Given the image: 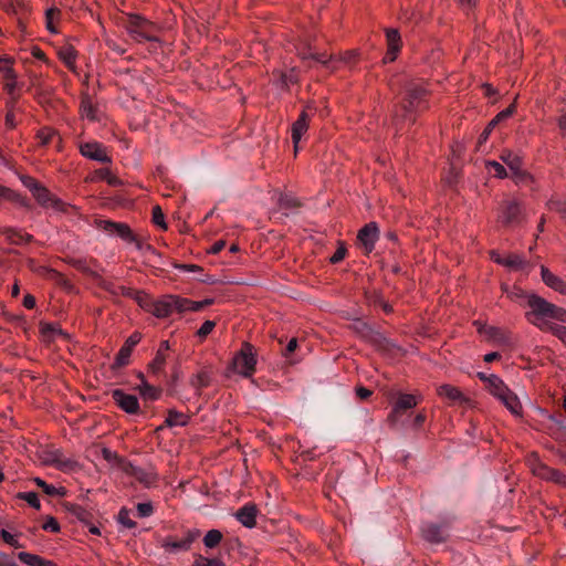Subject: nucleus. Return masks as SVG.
<instances>
[{
	"label": "nucleus",
	"mask_w": 566,
	"mask_h": 566,
	"mask_svg": "<svg viewBox=\"0 0 566 566\" xmlns=\"http://www.w3.org/2000/svg\"><path fill=\"white\" fill-rule=\"evenodd\" d=\"M543 282L549 286L551 289L559 292L560 294H566V283L555 274H553L548 269L542 266L541 270Z\"/></svg>",
	"instance_id": "30"
},
{
	"label": "nucleus",
	"mask_w": 566,
	"mask_h": 566,
	"mask_svg": "<svg viewBox=\"0 0 566 566\" xmlns=\"http://www.w3.org/2000/svg\"><path fill=\"white\" fill-rule=\"evenodd\" d=\"M492 259L495 263L504 265V266L513 269V270H523L527 264L526 261L517 254H510L507 256H501L500 254H495L493 252Z\"/></svg>",
	"instance_id": "27"
},
{
	"label": "nucleus",
	"mask_w": 566,
	"mask_h": 566,
	"mask_svg": "<svg viewBox=\"0 0 566 566\" xmlns=\"http://www.w3.org/2000/svg\"><path fill=\"white\" fill-rule=\"evenodd\" d=\"M97 226L101 230L109 234H116L126 242H133L136 240V235L126 223L99 220Z\"/></svg>",
	"instance_id": "13"
},
{
	"label": "nucleus",
	"mask_w": 566,
	"mask_h": 566,
	"mask_svg": "<svg viewBox=\"0 0 566 566\" xmlns=\"http://www.w3.org/2000/svg\"><path fill=\"white\" fill-rule=\"evenodd\" d=\"M386 40H387V53L384 57L385 63L394 62L397 57L398 52L401 48V38L397 29H387L386 30Z\"/></svg>",
	"instance_id": "21"
},
{
	"label": "nucleus",
	"mask_w": 566,
	"mask_h": 566,
	"mask_svg": "<svg viewBox=\"0 0 566 566\" xmlns=\"http://www.w3.org/2000/svg\"><path fill=\"white\" fill-rule=\"evenodd\" d=\"M256 363L255 356H232L226 367L224 375L229 378L233 375L251 377L255 371Z\"/></svg>",
	"instance_id": "6"
},
{
	"label": "nucleus",
	"mask_w": 566,
	"mask_h": 566,
	"mask_svg": "<svg viewBox=\"0 0 566 566\" xmlns=\"http://www.w3.org/2000/svg\"><path fill=\"white\" fill-rule=\"evenodd\" d=\"M0 72L2 73L3 78L6 81L4 90L12 97V101L14 102L17 99L15 90L18 87V82H17V74H15L14 70L12 69L11 61L9 59L0 60Z\"/></svg>",
	"instance_id": "16"
},
{
	"label": "nucleus",
	"mask_w": 566,
	"mask_h": 566,
	"mask_svg": "<svg viewBox=\"0 0 566 566\" xmlns=\"http://www.w3.org/2000/svg\"><path fill=\"white\" fill-rule=\"evenodd\" d=\"M44 461L62 471H71L75 467V462L71 459L64 458L60 450L49 451L45 454Z\"/></svg>",
	"instance_id": "23"
},
{
	"label": "nucleus",
	"mask_w": 566,
	"mask_h": 566,
	"mask_svg": "<svg viewBox=\"0 0 566 566\" xmlns=\"http://www.w3.org/2000/svg\"><path fill=\"white\" fill-rule=\"evenodd\" d=\"M80 153L82 156L103 164L111 163V158L105 151V147L98 142H86L80 144Z\"/></svg>",
	"instance_id": "14"
},
{
	"label": "nucleus",
	"mask_w": 566,
	"mask_h": 566,
	"mask_svg": "<svg viewBox=\"0 0 566 566\" xmlns=\"http://www.w3.org/2000/svg\"><path fill=\"white\" fill-rule=\"evenodd\" d=\"M497 398L505 405V407L512 413H515V415L518 413V410L521 408L518 398L509 388H506L505 391Z\"/></svg>",
	"instance_id": "33"
},
{
	"label": "nucleus",
	"mask_w": 566,
	"mask_h": 566,
	"mask_svg": "<svg viewBox=\"0 0 566 566\" xmlns=\"http://www.w3.org/2000/svg\"><path fill=\"white\" fill-rule=\"evenodd\" d=\"M102 454L106 461H108V462L116 461L117 464L120 465L122 468L125 467V463H127L124 459L119 458L115 452L111 451L107 448H104L102 450Z\"/></svg>",
	"instance_id": "57"
},
{
	"label": "nucleus",
	"mask_w": 566,
	"mask_h": 566,
	"mask_svg": "<svg viewBox=\"0 0 566 566\" xmlns=\"http://www.w3.org/2000/svg\"><path fill=\"white\" fill-rule=\"evenodd\" d=\"M165 364V356H155L151 363H149V369L154 375L159 376L163 374V368Z\"/></svg>",
	"instance_id": "50"
},
{
	"label": "nucleus",
	"mask_w": 566,
	"mask_h": 566,
	"mask_svg": "<svg viewBox=\"0 0 566 566\" xmlns=\"http://www.w3.org/2000/svg\"><path fill=\"white\" fill-rule=\"evenodd\" d=\"M34 482L36 483V485L39 488L42 489V491L50 495V496H61V495H64L65 491L64 489H57L55 488L54 485L52 484H48L45 481H43L42 479L40 478H35L34 479Z\"/></svg>",
	"instance_id": "43"
},
{
	"label": "nucleus",
	"mask_w": 566,
	"mask_h": 566,
	"mask_svg": "<svg viewBox=\"0 0 566 566\" xmlns=\"http://www.w3.org/2000/svg\"><path fill=\"white\" fill-rule=\"evenodd\" d=\"M36 137L40 140V144L42 146H48L50 144H53L56 142V146H60L61 144V137L57 135V133L49 127H44L41 130H39Z\"/></svg>",
	"instance_id": "34"
},
{
	"label": "nucleus",
	"mask_w": 566,
	"mask_h": 566,
	"mask_svg": "<svg viewBox=\"0 0 566 566\" xmlns=\"http://www.w3.org/2000/svg\"><path fill=\"white\" fill-rule=\"evenodd\" d=\"M123 470L125 471V473L135 478L139 483H142L146 488H151L157 481L156 474H154L153 472H148L142 468L135 467L130 462L125 463Z\"/></svg>",
	"instance_id": "20"
},
{
	"label": "nucleus",
	"mask_w": 566,
	"mask_h": 566,
	"mask_svg": "<svg viewBox=\"0 0 566 566\" xmlns=\"http://www.w3.org/2000/svg\"><path fill=\"white\" fill-rule=\"evenodd\" d=\"M153 222L156 226H159L163 229L167 228V224L165 222L163 210L159 206L153 207Z\"/></svg>",
	"instance_id": "56"
},
{
	"label": "nucleus",
	"mask_w": 566,
	"mask_h": 566,
	"mask_svg": "<svg viewBox=\"0 0 566 566\" xmlns=\"http://www.w3.org/2000/svg\"><path fill=\"white\" fill-rule=\"evenodd\" d=\"M135 301L138 303V305L143 310H145L154 315L157 300H154L149 295L139 292L138 294H136Z\"/></svg>",
	"instance_id": "40"
},
{
	"label": "nucleus",
	"mask_w": 566,
	"mask_h": 566,
	"mask_svg": "<svg viewBox=\"0 0 566 566\" xmlns=\"http://www.w3.org/2000/svg\"><path fill=\"white\" fill-rule=\"evenodd\" d=\"M191 384L198 389L208 387L210 384V376L207 371H200L195 376Z\"/></svg>",
	"instance_id": "49"
},
{
	"label": "nucleus",
	"mask_w": 566,
	"mask_h": 566,
	"mask_svg": "<svg viewBox=\"0 0 566 566\" xmlns=\"http://www.w3.org/2000/svg\"><path fill=\"white\" fill-rule=\"evenodd\" d=\"M19 497L28 502L32 507L40 510L41 504L38 494L34 492L20 493Z\"/></svg>",
	"instance_id": "53"
},
{
	"label": "nucleus",
	"mask_w": 566,
	"mask_h": 566,
	"mask_svg": "<svg viewBox=\"0 0 566 566\" xmlns=\"http://www.w3.org/2000/svg\"><path fill=\"white\" fill-rule=\"evenodd\" d=\"M258 509L254 504H245L235 513L237 520L245 527H253L255 525Z\"/></svg>",
	"instance_id": "25"
},
{
	"label": "nucleus",
	"mask_w": 566,
	"mask_h": 566,
	"mask_svg": "<svg viewBox=\"0 0 566 566\" xmlns=\"http://www.w3.org/2000/svg\"><path fill=\"white\" fill-rule=\"evenodd\" d=\"M188 303L189 304L187 305V311L199 312L202 308H205L206 306L211 305L213 303V300L212 298H206V300L200 301V302H195V301L188 300Z\"/></svg>",
	"instance_id": "54"
},
{
	"label": "nucleus",
	"mask_w": 566,
	"mask_h": 566,
	"mask_svg": "<svg viewBox=\"0 0 566 566\" xmlns=\"http://www.w3.org/2000/svg\"><path fill=\"white\" fill-rule=\"evenodd\" d=\"M140 395L147 399L156 400L160 395V390L153 385L143 382L139 387Z\"/></svg>",
	"instance_id": "46"
},
{
	"label": "nucleus",
	"mask_w": 566,
	"mask_h": 566,
	"mask_svg": "<svg viewBox=\"0 0 566 566\" xmlns=\"http://www.w3.org/2000/svg\"><path fill=\"white\" fill-rule=\"evenodd\" d=\"M438 395L444 399H448L451 403L463 405L468 402V399L463 394L451 385H441L438 388Z\"/></svg>",
	"instance_id": "29"
},
{
	"label": "nucleus",
	"mask_w": 566,
	"mask_h": 566,
	"mask_svg": "<svg viewBox=\"0 0 566 566\" xmlns=\"http://www.w3.org/2000/svg\"><path fill=\"white\" fill-rule=\"evenodd\" d=\"M60 15V10L56 9V8H51L46 11V25H48V29L51 31V32H56V29L54 28L53 25V20Z\"/></svg>",
	"instance_id": "61"
},
{
	"label": "nucleus",
	"mask_w": 566,
	"mask_h": 566,
	"mask_svg": "<svg viewBox=\"0 0 566 566\" xmlns=\"http://www.w3.org/2000/svg\"><path fill=\"white\" fill-rule=\"evenodd\" d=\"M187 423H188V417L185 413L179 412L175 409H170L168 411V415H167L164 426L169 427V428L176 427V426L184 427Z\"/></svg>",
	"instance_id": "36"
},
{
	"label": "nucleus",
	"mask_w": 566,
	"mask_h": 566,
	"mask_svg": "<svg viewBox=\"0 0 566 566\" xmlns=\"http://www.w3.org/2000/svg\"><path fill=\"white\" fill-rule=\"evenodd\" d=\"M80 109H81L82 116L86 117L91 122L99 120V118L97 116V108L92 104L88 96H85L82 98Z\"/></svg>",
	"instance_id": "37"
},
{
	"label": "nucleus",
	"mask_w": 566,
	"mask_h": 566,
	"mask_svg": "<svg viewBox=\"0 0 566 566\" xmlns=\"http://www.w3.org/2000/svg\"><path fill=\"white\" fill-rule=\"evenodd\" d=\"M547 208L549 210L558 212L562 216V218L566 220V200L553 197L548 200Z\"/></svg>",
	"instance_id": "44"
},
{
	"label": "nucleus",
	"mask_w": 566,
	"mask_h": 566,
	"mask_svg": "<svg viewBox=\"0 0 566 566\" xmlns=\"http://www.w3.org/2000/svg\"><path fill=\"white\" fill-rule=\"evenodd\" d=\"M73 268L81 271L82 273L91 276L95 280L97 285L109 292V293H116L113 289V283L109 281L104 280L97 272L96 266L97 262L95 260H86V259H75L72 261Z\"/></svg>",
	"instance_id": "7"
},
{
	"label": "nucleus",
	"mask_w": 566,
	"mask_h": 566,
	"mask_svg": "<svg viewBox=\"0 0 566 566\" xmlns=\"http://www.w3.org/2000/svg\"><path fill=\"white\" fill-rule=\"evenodd\" d=\"M136 510L137 516L142 518L149 517L154 514V507L150 502L138 503Z\"/></svg>",
	"instance_id": "52"
},
{
	"label": "nucleus",
	"mask_w": 566,
	"mask_h": 566,
	"mask_svg": "<svg viewBox=\"0 0 566 566\" xmlns=\"http://www.w3.org/2000/svg\"><path fill=\"white\" fill-rule=\"evenodd\" d=\"M428 91L419 81H410L403 87V97L400 103V111L403 116L409 117L413 113L423 111L427 104Z\"/></svg>",
	"instance_id": "2"
},
{
	"label": "nucleus",
	"mask_w": 566,
	"mask_h": 566,
	"mask_svg": "<svg viewBox=\"0 0 566 566\" xmlns=\"http://www.w3.org/2000/svg\"><path fill=\"white\" fill-rule=\"evenodd\" d=\"M20 180L23 184V186L31 191V193H34L38 190V188L41 186V184H39L31 176L22 175V176H20Z\"/></svg>",
	"instance_id": "55"
},
{
	"label": "nucleus",
	"mask_w": 566,
	"mask_h": 566,
	"mask_svg": "<svg viewBox=\"0 0 566 566\" xmlns=\"http://www.w3.org/2000/svg\"><path fill=\"white\" fill-rule=\"evenodd\" d=\"M40 332L42 335L43 340L45 342H53L55 339H62L64 342H67L69 335L64 333L57 324L54 323H40Z\"/></svg>",
	"instance_id": "24"
},
{
	"label": "nucleus",
	"mask_w": 566,
	"mask_h": 566,
	"mask_svg": "<svg viewBox=\"0 0 566 566\" xmlns=\"http://www.w3.org/2000/svg\"><path fill=\"white\" fill-rule=\"evenodd\" d=\"M130 510L127 507H122L117 515V521L126 528H135L137 526L136 522L130 518Z\"/></svg>",
	"instance_id": "45"
},
{
	"label": "nucleus",
	"mask_w": 566,
	"mask_h": 566,
	"mask_svg": "<svg viewBox=\"0 0 566 566\" xmlns=\"http://www.w3.org/2000/svg\"><path fill=\"white\" fill-rule=\"evenodd\" d=\"M18 558L25 565L29 566H56L55 563L49 559H44L39 555H34L27 552H20Z\"/></svg>",
	"instance_id": "32"
},
{
	"label": "nucleus",
	"mask_w": 566,
	"mask_h": 566,
	"mask_svg": "<svg viewBox=\"0 0 566 566\" xmlns=\"http://www.w3.org/2000/svg\"><path fill=\"white\" fill-rule=\"evenodd\" d=\"M421 534L423 539L431 544H441L448 538V527L446 523L438 524L433 522H424L421 525Z\"/></svg>",
	"instance_id": "11"
},
{
	"label": "nucleus",
	"mask_w": 566,
	"mask_h": 566,
	"mask_svg": "<svg viewBox=\"0 0 566 566\" xmlns=\"http://www.w3.org/2000/svg\"><path fill=\"white\" fill-rule=\"evenodd\" d=\"M112 398L123 411L130 415L139 413V401L135 395L126 394L122 389H114L112 391Z\"/></svg>",
	"instance_id": "12"
},
{
	"label": "nucleus",
	"mask_w": 566,
	"mask_h": 566,
	"mask_svg": "<svg viewBox=\"0 0 566 566\" xmlns=\"http://www.w3.org/2000/svg\"><path fill=\"white\" fill-rule=\"evenodd\" d=\"M308 120H310L308 114L305 111H303L300 114L298 118L292 125V140L295 145V149L297 148V144L300 143L303 134L308 128Z\"/></svg>",
	"instance_id": "28"
},
{
	"label": "nucleus",
	"mask_w": 566,
	"mask_h": 566,
	"mask_svg": "<svg viewBox=\"0 0 566 566\" xmlns=\"http://www.w3.org/2000/svg\"><path fill=\"white\" fill-rule=\"evenodd\" d=\"M486 388L492 395L499 397L505 391L507 387L497 376L490 375V378H488Z\"/></svg>",
	"instance_id": "38"
},
{
	"label": "nucleus",
	"mask_w": 566,
	"mask_h": 566,
	"mask_svg": "<svg viewBox=\"0 0 566 566\" xmlns=\"http://www.w3.org/2000/svg\"><path fill=\"white\" fill-rule=\"evenodd\" d=\"M531 468L533 473L541 479L553 481L558 484H566V475L559 470L549 468L537 460L532 464Z\"/></svg>",
	"instance_id": "15"
},
{
	"label": "nucleus",
	"mask_w": 566,
	"mask_h": 566,
	"mask_svg": "<svg viewBox=\"0 0 566 566\" xmlns=\"http://www.w3.org/2000/svg\"><path fill=\"white\" fill-rule=\"evenodd\" d=\"M515 111V106L514 104H511L507 108L503 109L502 112H500L490 123L489 125L485 127V129L482 132V134L480 135L479 137V143L482 144L484 143L491 132L493 130V128H495V126L502 122V120H505L507 119L510 116H512V114L514 113Z\"/></svg>",
	"instance_id": "26"
},
{
	"label": "nucleus",
	"mask_w": 566,
	"mask_h": 566,
	"mask_svg": "<svg viewBox=\"0 0 566 566\" xmlns=\"http://www.w3.org/2000/svg\"><path fill=\"white\" fill-rule=\"evenodd\" d=\"M188 298L177 295H164L156 301L154 315L158 318H166L174 312L182 314L187 312Z\"/></svg>",
	"instance_id": "4"
},
{
	"label": "nucleus",
	"mask_w": 566,
	"mask_h": 566,
	"mask_svg": "<svg viewBox=\"0 0 566 566\" xmlns=\"http://www.w3.org/2000/svg\"><path fill=\"white\" fill-rule=\"evenodd\" d=\"M140 340V335L139 334H133L130 335L126 342L124 343V345L122 346V348L118 350L117 354H130L135 346L139 343Z\"/></svg>",
	"instance_id": "47"
},
{
	"label": "nucleus",
	"mask_w": 566,
	"mask_h": 566,
	"mask_svg": "<svg viewBox=\"0 0 566 566\" xmlns=\"http://www.w3.org/2000/svg\"><path fill=\"white\" fill-rule=\"evenodd\" d=\"M38 203L44 208H52L54 211L67 213L72 206L63 202L54 197L44 186H40L38 190L32 193Z\"/></svg>",
	"instance_id": "10"
},
{
	"label": "nucleus",
	"mask_w": 566,
	"mask_h": 566,
	"mask_svg": "<svg viewBox=\"0 0 566 566\" xmlns=\"http://www.w3.org/2000/svg\"><path fill=\"white\" fill-rule=\"evenodd\" d=\"M350 328L363 338L373 343H380L382 338L380 333L375 331L367 322L361 318L353 321Z\"/></svg>",
	"instance_id": "22"
},
{
	"label": "nucleus",
	"mask_w": 566,
	"mask_h": 566,
	"mask_svg": "<svg viewBox=\"0 0 566 566\" xmlns=\"http://www.w3.org/2000/svg\"><path fill=\"white\" fill-rule=\"evenodd\" d=\"M488 167L490 170L494 172V175L499 178H504L507 176L506 170L503 165L497 161H489Z\"/></svg>",
	"instance_id": "60"
},
{
	"label": "nucleus",
	"mask_w": 566,
	"mask_h": 566,
	"mask_svg": "<svg viewBox=\"0 0 566 566\" xmlns=\"http://www.w3.org/2000/svg\"><path fill=\"white\" fill-rule=\"evenodd\" d=\"M192 566H226L220 557H206L200 554L195 556Z\"/></svg>",
	"instance_id": "41"
},
{
	"label": "nucleus",
	"mask_w": 566,
	"mask_h": 566,
	"mask_svg": "<svg viewBox=\"0 0 566 566\" xmlns=\"http://www.w3.org/2000/svg\"><path fill=\"white\" fill-rule=\"evenodd\" d=\"M96 175L101 179L105 180L109 186L116 187L122 185V181L116 176L112 175L107 169H98L96 170Z\"/></svg>",
	"instance_id": "48"
},
{
	"label": "nucleus",
	"mask_w": 566,
	"mask_h": 566,
	"mask_svg": "<svg viewBox=\"0 0 566 566\" xmlns=\"http://www.w3.org/2000/svg\"><path fill=\"white\" fill-rule=\"evenodd\" d=\"M200 536L199 530H189L180 539L175 537H166L163 542V547L168 553H178L189 551L192 543Z\"/></svg>",
	"instance_id": "9"
},
{
	"label": "nucleus",
	"mask_w": 566,
	"mask_h": 566,
	"mask_svg": "<svg viewBox=\"0 0 566 566\" xmlns=\"http://www.w3.org/2000/svg\"><path fill=\"white\" fill-rule=\"evenodd\" d=\"M1 232L10 243H12V244L20 243V240H19L20 231L19 230H15L12 228H4Z\"/></svg>",
	"instance_id": "59"
},
{
	"label": "nucleus",
	"mask_w": 566,
	"mask_h": 566,
	"mask_svg": "<svg viewBox=\"0 0 566 566\" xmlns=\"http://www.w3.org/2000/svg\"><path fill=\"white\" fill-rule=\"evenodd\" d=\"M70 512L74 516H76L81 522L88 524V518H90L91 514L84 507H82L80 505H72L70 507Z\"/></svg>",
	"instance_id": "51"
},
{
	"label": "nucleus",
	"mask_w": 566,
	"mask_h": 566,
	"mask_svg": "<svg viewBox=\"0 0 566 566\" xmlns=\"http://www.w3.org/2000/svg\"><path fill=\"white\" fill-rule=\"evenodd\" d=\"M347 249L344 244H340L334 254L329 258V262L336 264L340 262L346 255Z\"/></svg>",
	"instance_id": "63"
},
{
	"label": "nucleus",
	"mask_w": 566,
	"mask_h": 566,
	"mask_svg": "<svg viewBox=\"0 0 566 566\" xmlns=\"http://www.w3.org/2000/svg\"><path fill=\"white\" fill-rule=\"evenodd\" d=\"M0 536L1 538L10 546L14 547V548H22L24 547L21 543L18 542V539L14 537V535H12L11 533H9L8 531L6 530H2L0 532Z\"/></svg>",
	"instance_id": "58"
},
{
	"label": "nucleus",
	"mask_w": 566,
	"mask_h": 566,
	"mask_svg": "<svg viewBox=\"0 0 566 566\" xmlns=\"http://www.w3.org/2000/svg\"><path fill=\"white\" fill-rule=\"evenodd\" d=\"M0 198L14 202L21 207L30 208V200L14 190L0 185Z\"/></svg>",
	"instance_id": "31"
},
{
	"label": "nucleus",
	"mask_w": 566,
	"mask_h": 566,
	"mask_svg": "<svg viewBox=\"0 0 566 566\" xmlns=\"http://www.w3.org/2000/svg\"><path fill=\"white\" fill-rule=\"evenodd\" d=\"M222 539V534L218 530H210L203 537V544L207 548L217 547Z\"/></svg>",
	"instance_id": "42"
},
{
	"label": "nucleus",
	"mask_w": 566,
	"mask_h": 566,
	"mask_svg": "<svg viewBox=\"0 0 566 566\" xmlns=\"http://www.w3.org/2000/svg\"><path fill=\"white\" fill-rule=\"evenodd\" d=\"M524 208L517 200H505L501 206L500 222L505 227L520 226L524 221Z\"/></svg>",
	"instance_id": "5"
},
{
	"label": "nucleus",
	"mask_w": 566,
	"mask_h": 566,
	"mask_svg": "<svg viewBox=\"0 0 566 566\" xmlns=\"http://www.w3.org/2000/svg\"><path fill=\"white\" fill-rule=\"evenodd\" d=\"M417 405L416 398L409 394H401L396 401V411H405L411 409Z\"/></svg>",
	"instance_id": "39"
},
{
	"label": "nucleus",
	"mask_w": 566,
	"mask_h": 566,
	"mask_svg": "<svg viewBox=\"0 0 566 566\" xmlns=\"http://www.w3.org/2000/svg\"><path fill=\"white\" fill-rule=\"evenodd\" d=\"M547 332L557 336L563 343L566 344V327L555 323Z\"/></svg>",
	"instance_id": "62"
},
{
	"label": "nucleus",
	"mask_w": 566,
	"mask_h": 566,
	"mask_svg": "<svg viewBox=\"0 0 566 566\" xmlns=\"http://www.w3.org/2000/svg\"><path fill=\"white\" fill-rule=\"evenodd\" d=\"M500 159L512 170L514 176L523 180L527 178L525 171L522 170V158L510 149H503Z\"/></svg>",
	"instance_id": "19"
},
{
	"label": "nucleus",
	"mask_w": 566,
	"mask_h": 566,
	"mask_svg": "<svg viewBox=\"0 0 566 566\" xmlns=\"http://www.w3.org/2000/svg\"><path fill=\"white\" fill-rule=\"evenodd\" d=\"M129 356H116L113 363H103L99 373L106 379L117 378L122 370L129 365Z\"/></svg>",
	"instance_id": "17"
},
{
	"label": "nucleus",
	"mask_w": 566,
	"mask_h": 566,
	"mask_svg": "<svg viewBox=\"0 0 566 566\" xmlns=\"http://www.w3.org/2000/svg\"><path fill=\"white\" fill-rule=\"evenodd\" d=\"M379 230L375 222H370L363 227L358 232V240L364 247L366 253H370L375 242L378 240Z\"/></svg>",
	"instance_id": "18"
},
{
	"label": "nucleus",
	"mask_w": 566,
	"mask_h": 566,
	"mask_svg": "<svg viewBox=\"0 0 566 566\" xmlns=\"http://www.w3.org/2000/svg\"><path fill=\"white\" fill-rule=\"evenodd\" d=\"M216 326V323L213 321H206L201 327L198 329L197 334L199 337H206L207 335H209L212 329L214 328Z\"/></svg>",
	"instance_id": "64"
},
{
	"label": "nucleus",
	"mask_w": 566,
	"mask_h": 566,
	"mask_svg": "<svg viewBox=\"0 0 566 566\" xmlns=\"http://www.w3.org/2000/svg\"><path fill=\"white\" fill-rule=\"evenodd\" d=\"M474 325L476 326V331L480 336L485 340L502 348L514 349L513 345L515 343V338L511 332L502 327L488 325L486 323H482L480 321H475Z\"/></svg>",
	"instance_id": "3"
},
{
	"label": "nucleus",
	"mask_w": 566,
	"mask_h": 566,
	"mask_svg": "<svg viewBox=\"0 0 566 566\" xmlns=\"http://www.w3.org/2000/svg\"><path fill=\"white\" fill-rule=\"evenodd\" d=\"M151 28V23L139 15H132L127 21L129 34L138 42L155 40L150 34Z\"/></svg>",
	"instance_id": "8"
},
{
	"label": "nucleus",
	"mask_w": 566,
	"mask_h": 566,
	"mask_svg": "<svg viewBox=\"0 0 566 566\" xmlns=\"http://www.w3.org/2000/svg\"><path fill=\"white\" fill-rule=\"evenodd\" d=\"M277 205L282 210L286 211H295L302 206L301 201L297 198L287 193L279 195Z\"/></svg>",
	"instance_id": "35"
},
{
	"label": "nucleus",
	"mask_w": 566,
	"mask_h": 566,
	"mask_svg": "<svg viewBox=\"0 0 566 566\" xmlns=\"http://www.w3.org/2000/svg\"><path fill=\"white\" fill-rule=\"evenodd\" d=\"M515 296L522 298V305L530 308L525 314L527 321L542 331H548L556 322L566 323V310L545 298L523 290H518Z\"/></svg>",
	"instance_id": "1"
}]
</instances>
